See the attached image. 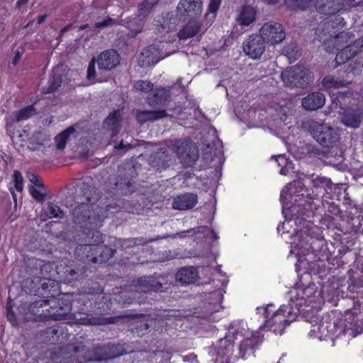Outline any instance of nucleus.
Here are the masks:
<instances>
[{"mask_svg":"<svg viewBox=\"0 0 363 363\" xmlns=\"http://www.w3.org/2000/svg\"><path fill=\"white\" fill-rule=\"evenodd\" d=\"M282 81L291 87H303L311 82V72L308 69L296 65L287 67L281 72Z\"/></svg>","mask_w":363,"mask_h":363,"instance_id":"nucleus-9","label":"nucleus"},{"mask_svg":"<svg viewBox=\"0 0 363 363\" xmlns=\"http://www.w3.org/2000/svg\"><path fill=\"white\" fill-rule=\"evenodd\" d=\"M338 50L335 57V62L337 65L345 64L351 59V57L349 56V54L345 51L343 47Z\"/></svg>","mask_w":363,"mask_h":363,"instance_id":"nucleus-56","label":"nucleus"},{"mask_svg":"<svg viewBox=\"0 0 363 363\" xmlns=\"http://www.w3.org/2000/svg\"><path fill=\"white\" fill-rule=\"evenodd\" d=\"M234 342L230 335H227L224 338L218 340L216 350L218 356L220 357V362L218 359L215 363H229L230 357L233 354Z\"/></svg>","mask_w":363,"mask_h":363,"instance_id":"nucleus-19","label":"nucleus"},{"mask_svg":"<svg viewBox=\"0 0 363 363\" xmlns=\"http://www.w3.org/2000/svg\"><path fill=\"white\" fill-rule=\"evenodd\" d=\"M312 3V0H284L286 9L291 11L306 10Z\"/></svg>","mask_w":363,"mask_h":363,"instance_id":"nucleus-43","label":"nucleus"},{"mask_svg":"<svg viewBox=\"0 0 363 363\" xmlns=\"http://www.w3.org/2000/svg\"><path fill=\"white\" fill-rule=\"evenodd\" d=\"M197 203V196L192 193L179 195L174 199L172 208L178 210H187L194 208Z\"/></svg>","mask_w":363,"mask_h":363,"instance_id":"nucleus-31","label":"nucleus"},{"mask_svg":"<svg viewBox=\"0 0 363 363\" xmlns=\"http://www.w3.org/2000/svg\"><path fill=\"white\" fill-rule=\"evenodd\" d=\"M100 281H91L85 293L80 294L76 301L79 303V312L85 314V316L80 317L77 323L83 325H101L113 324L119 319L117 316L104 317L102 314L97 316L91 315V313L101 309V303L99 301L100 295L103 294L104 286L103 279Z\"/></svg>","mask_w":363,"mask_h":363,"instance_id":"nucleus-2","label":"nucleus"},{"mask_svg":"<svg viewBox=\"0 0 363 363\" xmlns=\"http://www.w3.org/2000/svg\"><path fill=\"white\" fill-rule=\"evenodd\" d=\"M55 268L60 280L65 284L71 285L82 279L86 272L85 266L77 264L74 261L66 258L61 259Z\"/></svg>","mask_w":363,"mask_h":363,"instance_id":"nucleus-6","label":"nucleus"},{"mask_svg":"<svg viewBox=\"0 0 363 363\" xmlns=\"http://www.w3.org/2000/svg\"><path fill=\"white\" fill-rule=\"evenodd\" d=\"M132 320L133 323L130 324V330L138 336L145 335L149 329L147 320L145 318L144 315H135Z\"/></svg>","mask_w":363,"mask_h":363,"instance_id":"nucleus-35","label":"nucleus"},{"mask_svg":"<svg viewBox=\"0 0 363 363\" xmlns=\"http://www.w3.org/2000/svg\"><path fill=\"white\" fill-rule=\"evenodd\" d=\"M349 224L352 232L363 235V216L351 218Z\"/></svg>","mask_w":363,"mask_h":363,"instance_id":"nucleus-50","label":"nucleus"},{"mask_svg":"<svg viewBox=\"0 0 363 363\" xmlns=\"http://www.w3.org/2000/svg\"><path fill=\"white\" fill-rule=\"evenodd\" d=\"M28 177L29 181L31 183H33L35 186H36L37 187H39L43 190L45 189V186L41 182V181L38 175L33 174V173H30L28 175Z\"/></svg>","mask_w":363,"mask_h":363,"instance_id":"nucleus-64","label":"nucleus"},{"mask_svg":"<svg viewBox=\"0 0 363 363\" xmlns=\"http://www.w3.org/2000/svg\"><path fill=\"white\" fill-rule=\"evenodd\" d=\"M256 10L250 6H244L238 17V21L242 26H248L255 21Z\"/></svg>","mask_w":363,"mask_h":363,"instance_id":"nucleus-39","label":"nucleus"},{"mask_svg":"<svg viewBox=\"0 0 363 363\" xmlns=\"http://www.w3.org/2000/svg\"><path fill=\"white\" fill-rule=\"evenodd\" d=\"M30 193L33 198H34L36 201L39 202H43L45 199V194L41 192L40 191L36 189L33 186L30 188Z\"/></svg>","mask_w":363,"mask_h":363,"instance_id":"nucleus-62","label":"nucleus"},{"mask_svg":"<svg viewBox=\"0 0 363 363\" xmlns=\"http://www.w3.org/2000/svg\"><path fill=\"white\" fill-rule=\"evenodd\" d=\"M62 75L60 72L59 68H54L48 79V84L43 87L42 93L44 94H52L57 91L62 84Z\"/></svg>","mask_w":363,"mask_h":363,"instance_id":"nucleus-34","label":"nucleus"},{"mask_svg":"<svg viewBox=\"0 0 363 363\" xmlns=\"http://www.w3.org/2000/svg\"><path fill=\"white\" fill-rule=\"evenodd\" d=\"M347 289L353 295L347 301L352 308L345 310V319L352 325H357L363 320V274L350 276Z\"/></svg>","mask_w":363,"mask_h":363,"instance_id":"nucleus-4","label":"nucleus"},{"mask_svg":"<svg viewBox=\"0 0 363 363\" xmlns=\"http://www.w3.org/2000/svg\"><path fill=\"white\" fill-rule=\"evenodd\" d=\"M161 59V50L158 45H150L141 52L139 58L140 65L147 67L157 63Z\"/></svg>","mask_w":363,"mask_h":363,"instance_id":"nucleus-22","label":"nucleus"},{"mask_svg":"<svg viewBox=\"0 0 363 363\" xmlns=\"http://www.w3.org/2000/svg\"><path fill=\"white\" fill-rule=\"evenodd\" d=\"M266 44L259 33H252L244 40L242 50L249 58L259 60L265 51Z\"/></svg>","mask_w":363,"mask_h":363,"instance_id":"nucleus-13","label":"nucleus"},{"mask_svg":"<svg viewBox=\"0 0 363 363\" xmlns=\"http://www.w3.org/2000/svg\"><path fill=\"white\" fill-rule=\"evenodd\" d=\"M74 130V128L70 126L56 135L55 140L56 143V147L58 150H62L65 148L70 135L73 133Z\"/></svg>","mask_w":363,"mask_h":363,"instance_id":"nucleus-45","label":"nucleus"},{"mask_svg":"<svg viewBox=\"0 0 363 363\" xmlns=\"http://www.w3.org/2000/svg\"><path fill=\"white\" fill-rule=\"evenodd\" d=\"M175 257V254L171 250H164L161 254H159L158 260L160 262H165L173 259Z\"/></svg>","mask_w":363,"mask_h":363,"instance_id":"nucleus-63","label":"nucleus"},{"mask_svg":"<svg viewBox=\"0 0 363 363\" xmlns=\"http://www.w3.org/2000/svg\"><path fill=\"white\" fill-rule=\"evenodd\" d=\"M352 34L350 32L341 31L338 33L333 34L332 37H328L327 39H330L334 48L339 50L344 47L347 43Z\"/></svg>","mask_w":363,"mask_h":363,"instance_id":"nucleus-41","label":"nucleus"},{"mask_svg":"<svg viewBox=\"0 0 363 363\" xmlns=\"http://www.w3.org/2000/svg\"><path fill=\"white\" fill-rule=\"evenodd\" d=\"M346 23L340 15L333 14L327 17L322 26V32L325 36L332 37L337 30L345 27Z\"/></svg>","mask_w":363,"mask_h":363,"instance_id":"nucleus-27","label":"nucleus"},{"mask_svg":"<svg viewBox=\"0 0 363 363\" xmlns=\"http://www.w3.org/2000/svg\"><path fill=\"white\" fill-rule=\"evenodd\" d=\"M259 342V335L256 334H251L250 337L244 338L239 346L238 356H235V357L247 359L252 355L255 356V352Z\"/></svg>","mask_w":363,"mask_h":363,"instance_id":"nucleus-26","label":"nucleus"},{"mask_svg":"<svg viewBox=\"0 0 363 363\" xmlns=\"http://www.w3.org/2000/svg\"><path fill=\"white\" fill-rule=\"evenodd\" d=\"M176 25L175 19L173 14L169 13L162 17V21L160 22V27L163 32L169 33L174 29Z\"/></svg>","mask_w":363,"mask_h":363,"instance_id":"nucleus-49","label":"nucleus"},{"mask_svg":"<svg viewBox=\"0 0 363 363\" xmlns=\"http://www.w3.org/2000/svg\"><path fill=\"white\" fill-rule=\"evenodd\" d=\"M140 240L138 238L123 239L119 240L117 242V245H120L122 248L126 250L134 248L135 246L138 245L140 244Z\"/></svg>","mask_w":363,"mask_h":363,"instance_id":"nucleus-54","label":"nucleus"},{"mask_svg":"<svg viewBox=\"0 0 363 363\" xmlns=\"http://www.w3.org/2000/svg\"><path fill=\"white\" fill-rule=\"evenodd\" d=\"M173 150L184 167H193L199 159L198 147L189 138L177 140L173 145Z\"/></svg>","mask_w":363,"mask_h":363,"instance_id":"nucleus-7","label":"nucleus"},{"mask_svg":"<svg viewBox=\"0 0 363 363\" xmlns=\"http://www.w3.org/2000/svg\"><path fill=\"white\" fill-rule=\"evenodd\" d=\"M121 116L118 110H115L107 116L105 123L111 130V135L114 137L117 135L121 129Z\"/></svg>","mask_w":363,"mask_h":363,"instance_id":"nucleus-38","label":"nucleus"},{"mask_svg":"<svg viewBox=\"0 0 363 363\" xmlns=\"http://www.w3.org/2000/svg\"><path fill=\"white\" fill-rule=\"evenodd\" d=\"M272 159H274L277 162V165L281 167L279 170L280 174L286 175L289 173L287 167L289 165V160L285 155L272 156Z\"/></svg>","mask_w":363,"mask_h":363,"instance_id":"nucleus-51","label":"nucleus"},{"mask_svg":"<svg viewBox=\"0 0 363 363\" xmlns=\"http://www.w3.org/2000/svg\"><path fill=\"white\" fill-rule=\"evenodd\" d=\"M75 299L71 301L66 296L62 297L55 296L52 299H48V304L50 308L52 320H69L70 311L74 303L79 304Z\"/></svg>","mask_w":363,"mask_h":363,"instance_id":"nucleus-11","label":"nucleus"},{"mask_svg":"<svg viewBox=\"0 0 363 363\" xmlns=\"http://www.w3.org/2000/svg\"><path fill=\"white\" fill-rule=\"evenodd\" d=\"M79 318L76 319L75 321H69L68 323H58V334L59 336V344H62L65 341L68 340L72 335H74L72 333H69V330L67 328V325L72 327L73 323L80 325L77 323Z\"/></svg>","mask_w":363,"mask_h":363,"instance_id":"nucleus-44","label":"nucleus"},{"mask_svg":"<svg viewBox=\"0 0 363 363\" xmlns=\"http://www.w3.org/2000/svg\"><path fill=\"white\" fill-rule=\"evenodd\" d=\"M104 345L106 347L105 350L107 355V360L113 359L126 353L123 345L121 344L108 343Z\"/></svg>","mask_w":363,"mask_h":363,"instance_id":"nucleus-42","label":"nucleus"},{"mask_svg":"<svg viewBox=\"0 0 363 363\" xmlns=\"http://www.w3.org/2000/svg\"><path fill=\"white\" fill-rule=\"evenodd\" d=\"M153 84L148 81L139 80L135 84V88L137 90L147 92L153 89Z\"/></svg>","mask_w":363,"mask_h":363,"instance_id":"nucleus-57","label":"nucleus"},{"mask_svg":"<svg viewBox=\"0 0 363 363\" xmlns=\"http://www.w3.org/2000/svg\"><path fill=\"white\" fill-rule=\"evenodd\" d=\"M168 116L167 110H138L135 113L137 122L143 125L147 122H153Z\"/></svg>","mask_w":363,"mask_h":363,"instance_id":"nucleus-29","label":"nucleus"},{"mask_svg":"<svg viewBox=\"0 0 363 363\" xmlns=\"http://www.w3.org/2000/svg\"><path fill=\"white\" fill-rule=\"evenodd\" d=\"M164 276L155 272L151 276H143L134 279L130 287L138 292H162L164 291Z\"/></svg>","mask_w":363,"mask_h":363,"instance_id":"nucleus-8","label":"nucleus"},{"mask_svg":"<svg viewBox=\"0 0 363 363\" xmlns=\"http://www.w3.org/2000/svg\"><path fill=\"white\" fill-rule=\"evenodd\" d=\"M352 69L347 67V69H344L343 74H340L338 76L332 74L325 76L322 80V84L328 90L346 87L352 83Z\"/></svg>","mask_w":363,"mask_h":363,"instance_id":"nucleus-16","label":"nucleus"},{"mask_svg":"<svg viewBox=\"0 0 363 363\" xmlns=\"http://www.w3.org/2000/svg\"><path fill=\"white\" fill-rule=\"evenodd\" d=\"M58 324L48 327L41 331L40 336L43 342L49 345L59 344Z\"/></svg>","mask_w":363,"mask_h":363,"instance_id":"nucleus-40","label":"nucleus"},{"mask_svg":"<svg viewBox=\"0 0 363 363\" xmlns=\"http://www.w3.org/2000/svg\"><path fill=\"white\" fill-rule=\"evenodd\" d=\"M171 93L169 89L158 87L150 93L147 97V103L151 108L165 107L169 102Z\"/></svg>","mask_w":363,"mask_h":363,"instance_id":"nucleus-20","label":"nucleus"},{"mask_svg":"<svg viewBox=\"0 0 363 363\" xmlns=\"http://www.w3.org/2000/svg\"><path fill=\"white\" fill-rule=\"evenodd\" d=\"M300 206H301L299 211L300 216L304 220L313 223L315 220V218L320 219L322 216L323 202L318 197L311 198Z\"/></svg>","mask_w":363,"mask_h":363,"instance_id":"nucleus-15","label":"nucleus"},{"mask_svg":"<svg viewBox=\"0 0 363 363\" xmlns=\"http://www.w3.org/2000/svg\"><path fill=\"white\" fill-rule=\"evenodd\" d=\"M19 138L21 141L28 142V147L32 150L38 149L40 146L44 145V143L47 140V135L42 130H36L32 133L31 135L27 130H23L22 133H20Z\"/></svg>","mask_w":363,"mask_h":363,"instance_id":"nucleus-28","label":"nucleus"},{"mask_svg":"<svg viewBox=\"0 0 363 363\" xmlns=\"http://www.w3.org/2000/svg\"><path fill=\"white\" fill-rule=\"evenodd\" d=\"M188 21L177 33L180 40H186L197 35L202 29L203 21L200 17L188 18Z\"/></svg>","mask_w":363,"mask_h":363,"instance_id":"nucleus-21","label":"nucleus"},{"mask_svg":"<svg viewBox=\"0 0 363 363\" xmlns=\"http://www.w3.org/2000/svg\"><path fill=\"white\" fill-rule=\"evenodd\" d=\"M114 180V186L112 193L116 196H123L132 194L135 190L134 182L126 176L118 174Z\"/></svg>","mask_w":363,"mask_h":363,"instance_id":"nucleus-25","label":"nucleus"},{"mask_svg":"<svg viewBox=\"0 0 363 363\" xmlns=\"http://www.w3.org/2000/svg\"><path fill=\"white\" fill-rule=\"evenodd\" d=\"M45 213L48 218H62L64 216V212L60 206L53 202H48Z\"/></svg>","mask_w":363,"mask_h":363,"instance_id":"nucleus-46","label":"nucleus"},{"mask_svg":"<svg viewBox=\"0 0 363 363\" xmlns=\"http://www.w3.org/2000/svg\"><path fill=\"white\" fill-rule=\"evenodd\" d=\"M252 334L246 328V324L241 320H235L230 324L228 329V335L235 340L240 337H248V335Z\"/></svg>","mask_w":363,"mask_h":363,"instance_id":"nucleus-37","label":"nucleus"},{"mask_svg":"<svg viewBox=\"0 0 363 363\" xmlns=\"http://www.w3.org/2000/svg\"><path fill=\"white\" fill-rule=\"evenodd\" d=\"M121 62L119 53L114 49H108L100 53L96 59L98 68L101 71H111Z\"/></svg>","mask_w":363,"mask_h":363,"instance_id":"nucleus-17","label":"nucleus"},{"mask_svg":"<svg viewBox=\"0 0 363 363\" xmlns=\"http://www.w3.org/2000/svg\"><path fill=\"white\" fill-rule=\"evenodd\" d=\"M310 132L313 138L325 147H333L339 138L335 129L323 123L313 122L310 126Z\"/></svg>","mask_w":363,"mask_h":363,"instance_id":"nucleus-10","label":"nucleus"},{"mask_svg":"<svg viewBox=\"0 0 363 363\" xmlns=\"http://www.w3.org/2000/svg\"><path fill=\"white\" fill-rule=\"evenodd\" d=\"M296 289L302 291V296L301 298H307L311 296V295L313 293V289L308 286H306L300 280L299 282L296 284Z\"/></svg>","mask_w":363,"mask_h":363,"instance_id":"nucleus-58","label":"nucleus"},{"mask_svg":"<svg viewBox=\"0 0 363 363\" xmlns=\"http://www.w3.org/2000/svg\"><path fill=\"white\" fill-rule=\"evenodd\" d=\"M363 119V109L361 108H348L342 114V123L347 127L358 128Z\"/></svg>","mask_w":363,"mask_h":363,"instance_id":"nucleus-23","label":"nucleus"},{"mask_svg":"<svg viewBox=\"0 0 363 363\" xmlns=\"http://www.w3.org/2000/svg\"><path fill=\"white\" fill-rule=\"evenodd\" d=\"M259 34L269 45H276L281 43L286 37L284 26L277 22L269 21L264 23L259 30Z\"/></svg>","mask_w":363,"mask_h":363,"instance_id":"nucleus-12","label":"nucleus"},{"mask_svg":"<svg viewBox=\"0 0 363 363\" xmlns=\"http://www.w3.org/2000/svg\"><path fill=\"white\" fill-rule=\"evenodd\" d=\"M48 299L46 300H37L31 303L28 307V313L32 315L30 318L34 321H47L52 320L50 308H47L49 306Z\"/></svg>","mask_w":363,"mask_h":363,"instance_id":"nucleus-18","label":"nucleus"},{"mask_svg":"<svg viewBox=\"0 0 363 363\" xmlns=\"http://www.w3.org/2000/svg\"><path fill=\"white\" fill-rule=\"evenodd\" d=\"M196 310L197 311L194 312L196 317L208 321H215L214 314L218 311V306L208 302H203Z\"/></svg>","mask_w":363,"mask_h":363,"instance_id":"nucleus-33","label":"nucleus"},{"mask_svg":"<svg viewBox=\"0 0 363 363\" xmlns=\"http://www.w3.org/2000/svg\"><path fill=\"white\" fill-rule=\"evenodd\" d=\"M154 4H150L147 0H143L139 5L137 12V16L141 20H143L147 18V16L150 13Z\"/></svg>","mask_w":363,"mask_h":363,"instance_id":"nucleus-48","label":"nucleus"},{"mask_svg":"<svg viewBox=\"0 0 363 363\" xmlns=\"http://www.w3.org/2000/svg\"><path fill=\"white\" fill-rule=\"evenodd\" d=\"M199 278V271L193 266L184 267L178 270L176 279L182 284H192Z\"/></svg>","mask_w":363,"mask_h":363,"instance_id":"nucleus-32","label":"nucleus"},{"mask_svg":"<svg viewBox=\"0 0 363 363\" xmlns=\"http://www.w3.org/2000/svg\"><path fill=\"white\" fill-rule=\"evenodd\" d=\"M104 345H95L90 349H86L83 342L68 343L60 347V354L64 359L72 363L86 362H101L107 360Z\"/></svg>","mask_w":363,"mask_h":363,"instance_id":"nucleus-3","label":"nucleus"},{"mask_svg":"<svg viewBox=\"0 0 363 363\" xmlns=\"http://www.w3.org/2000/svg\"><path fill=\"white\" fill-rule=\"evenodd\" d=\"M13 180L16 190L18 192L22 191L23 189V178L20 171H13Z\"/></svg>","mask_w":363,"mask_h":363,"instance_id":"nucleus-55","label":"nucleus"},{"mask_svg":"<svg viewBox=\"0 0 363 363\" xmlns=\"http://www.w3.org/2000/svg\"><path fill=\"white\" fill-rule=\"evenodd\" d=\"M325 243L326 242L323 238L312 239L310 243V247L313 253L315 254V255H318V254H320L322 252H324V250H325Z\"/></svg>","mask_w":363,"mask_h":363,"instance_id":"nucleus-52","label":"nucleus"},{"mask_svg":"<svg viewBox=\"0 0 363 363\" xmlns=\"http://www.w3.org/2000/svg\"><path fill=\"white\" fill-rule=\"evenodd\" d=\"M116 21L115 19L106 16L102 21L96 22L93 25V28L94 30L99 29V28H104L108 26H111L113 24H115Z\"/></svg>","mask_w":363,"mask_h":363,"instance_id":"nucleus-59","label":"nucleus"},{"mask_svg":"<svg viewBox=\"0 0 363 363\" xmlns=\"http://www.w3.org/2000/svg\"><path fill=\"white\" fill-rule=\"evenodd\" d=\"M96 60L93 58L89 63L86 72V77L89 80L94 79L96 77Z\"/></svg>","mask_w":363,"mask_h":363,"instance_id":"nucleus-60","label":"nucleus"},{"mask_svg":"<svg viewBox=\"0 0 363 363\" xmlns=\"http://www.w3.org/2000/svg\"><path fill=\"white\" fill-rule=\"evenodd\" d=\"M40 281L41 282V288L47 298L52 299L61 294L60 284L56 280L43 279V280L40 279Z\"/></svg>","mask_w":363,"mask_h":363,"instance_id":"nucleus-36","label":"nucleus"},{"mask_svg":"<svg viewBox=\"0 0 363 363\" xmlns=\"http://www.w3.org/2000/svg\"><path fill=\"white\" fill-rule=\"evenodd\" d=\"M325 102V95L320 92H312L302 99L301 104L307 111H316L323 106Z\"/></svg>","mask_w":363,"mask_h":363,"instance_id":"nucleus-30","label":"nucleus"},{"mask_svg":"<svg viewBox=\"0 0 363 363\" xmlns=\"http://www.w3.org/2000/svg\"><path fill=\"white\" fill-rule=\"evenodd\" d=\"M273 306V305H268L264 308L266 318L264 325L274 333L281 332L294 320V318H291L292 307L289 305H282L271 315V308Z\"/></svg>","mask_w":363,"mask_h":363,"instance_id":"nucleus-5","label":"nucleus"},{"mask_svg":"<svg viewBox=\"0 0 363 363\" xmlns=\"http://www.w3.org/2000/svg\"><path fill=\"white\" fill-rule=\"evenodd\" d=\"M352 95V94L350 91H337L335 99L340 103V106H342L347 102L346 99H350Z\"/></svg>","mask_w":363,"mask_h":363,"instance_id":"nucleus-61","label":"nucleus"},{"mask_svg":"<svg viewBox=\"0 0 363 363\" xmlns=\"http://www.w3.org/2000/svg\"><path fill=\"white\" fill-rule=\"evenodd\" d=\"M82 197L86 202L82 201L73 208L72 217L74 223L84 229V243L75 247L74 255L84 262L106 263L116 253V250L101 245L104 242V235L98 228L109 215L121 211L122 201L104 202L102 196L91 186L83 189Z\"/></svg>","mask_w":363,"mask_h":363,"instance_id":"nucleus-1","label":"nucleus"},{"mask_svg":"<svg viewBox=\"0 0 363 363\" xmlns=\"http://www.w3.org/2000/svg\"><path fill=\"white\" fill-rule=\"evenodd\" d=\"M35 108L33 104L28 105L20 109L16 114V120L19 122L27 120L35 113Z\"/></svg>","mask_w":363,"mask_h":363,"instance_id":"nucleus-47","label":"nucleus"},{"mask_svg":"<svg viewBox=\"0 0 363 363\" xmlns=\"http://www.w3.org/2000/svg\"><path fill=\"white\" fill-rule=\"evenodd\" d=\"M202 11V0H180L176 8L177 16L182 21L188 18L200 17Z\"/></svg>","mask_w":363,"mask_h":363,"instance_id":"nucleus-14","label":"nucleus"},{"mask_svg":"<svg viewBox=\"0 0 363 363\" xmlns=\"http://www.w3.org/2000/svg\"><path fill=\"white\" fill-rule=\"evenodd\" d=\"M362 45H360V42L355 41L353 43H350L349 45H346L343 48L345 51L349 54V56L351 58L356 56L359 52H362Z\"/></svg>","mask_w":363,"mask_h":363,"instance_id":"nucleus-53","label":"nucleus"},{"mask_svg":"<svg viewBox=\"0 0 363 363\" xmlns=\"http://www.w3.org/2000/svg\"><path fill=\"white\" fill-rule=\"evenodd\" d=\"M344 0H315V9L320 13L332 16L344 9Z\"/></svg>","mask_w":363,"mask_h":363,"instance_id":"nucleus-24","label":"nucleus"}]
</instances>
